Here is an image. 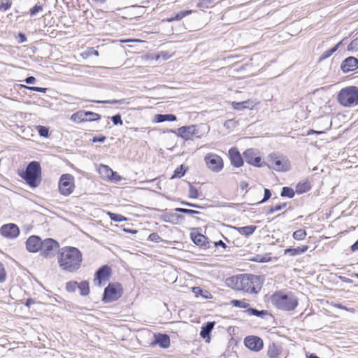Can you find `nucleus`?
<instances>
[{
	"instance_id": "6e6552de",
	"label": "nucleus",
	"mask_w": 358,
	"mask_h": 358,
	"mask_svg": "<svg viewBox=\"0 0 358 358\" xmlns=\"http://www.w3.org/2000/svg\"><path fill=\"white\" fill-rule=\"evenodd\" d=\"M268 162V167L277 171H286L289 167L287 159L282 156H276L275 154L269 155Z\"/></svg>"
},
{
	"instance_id": "20e7f679",
	"label": "nucleus",
	"mask_w": 358,
	"mask_h": 358,
	"mask_svg": "<svg viewBox=\"0 0 358 358\" xmlns=\"http://www.w3.org/2000/svg\"><path fill=\"white\" fill-rule=\"evenodd\" d=\"M41 174V165L36 161L31 162L24 171H18V175L32 187H36L40 184Z\"/></svg>"
},
{
	"instance_id": "1a4fd4ad",
	"label": "nucleus",
	"mask_w": 358,
	"mask_h": 358,
	"mask_svg": "<svg viewBox=\"0 0 358 358\" xmlns=\"http://www.w3.org/2000/svg\"><path fill=\"white\" fill-rule=\"evenodd\" d=\"M59 248V243L52 238H46L43 241L41 254L45 258L52 257Z\"/></svg>"
},
{
	"instance_id": "680f3d73",
	"label": "nucleus",
	"mask_w": 358,
	"mask_h": 358,
	"mask_svg": "<svg viewBox=\"0 0 358 358\" xmlns=\"http://www.w3.org/2000/svg\"><path fill=\"white\" fill-rule=\"evenodd\" d=\"M184 213L188 214V215H197V214H200V212L197 211V210H194L185 208L184 210Z\"/></svg>"
},
{
	"instance_id": "a18cd8bd",
	"label": "nucleus",
	"mask_w": 358,
	"mask_h": 358,
	"mask_svg": "<svg viewBox=\"0 0 358 358\" xmlns=\"http://www.w3.org/2000/svg\"><path fill=\"white\" fill-rule=\"evenodd\" d=\"M43 10V6L41 4L37 3L32 8L30 9V15L34 16L40 11Z\"/></svg>"
},
{
	"instance_id": "39448f33",
	"label": "nucleus",
	"mask_w": 358,
	"mask_h": 358,
	"mask_svg": "<svg viewBox=\"0 0 358 358\" xmlns=\"http://www.w3.org/2000/svg\"><path fill=\"white\" fill-rule=\"evenodd\" d=\"M337 101L343 107L350 108L358 106V88L348 86L342 88L337 94Z\"/></svg>"
},
{
	"instance_id": "58836bf2",
	"label": "nucleus",
	"mask_w": 358,
	"mask_h": 358,
	"mask_svg": "<svg viewBox=\"0 0 358 358\" xmlns=\"http://www.w3.org/2000/svg\"><path fill=\"white\" fill-rule=\"evenodd\" d=\"M108 215L111 220L114 222H122L127 220V218L124 217L122 215L117 214L114 213H108Z\"/></svg>"
},
{
	"instance_id": "49530a36",
	"label": "nucleus",
	"mask_w": 358,
	"mask_h": 358,
	"mask_svg": "<svg viewBox=\"0 0 358 358\" xmlns=\"http://www.w3.org/2000/svg\"><path fill=\"white\" fill-rule=\"evenodd\" d=\"M148 240L153 241L155 243H159L162 241V238L159 236L157 233L153 232L150 234L148 236Z\"/></svg>"
},
{
	"instance_id": "f8f14e48",
	"label": "nucleus",
	"mask_w": 358,
	"mask_h": 358,
	"mask_svg": "<svg viewBox=\"0 0 358 358\" xmlns=\"http://www.w3.org/2000/svg\"><path fill=\"white\" fill-rule=\"evenodd\" d=\"M245 345L255 352L260 351L264 346L263 341L257 336H248L244 339Z\"/></svg>"
},
{
	"instance_id": "e433bc0d",
	"label": "nucleus",
	"mask_w": 358,
	"mask_h": 358,
	"mask_svg": "<svg viewBox=\"0 0 358 358\" xmlns=\"http://www.w3.org/2000/svg\"><path fill=\"white\" fill-rule=\"evenodd\" d=\"M306 235H307L306 231L304 229H301L295 231L293 233L292 236H293V238L296 241H301L306 238Z\"/></svg>"
},
{
	"instance_id": "4c0bfd02",
	"label": "nucleus",
	"mask_w": 358,
	"mask_h": 358,
	"mask_svg": "<svg viewBox=\"0 0 358 358\" xmlns=\"http://www.w3.org/2000/svg\"><path fill=\"white\" fill-rule=\"evenodd\" d=\"M84 111L83 110H80L76 113H73L71 116V120L74 121V122H84Z\"/></svg>"
},
{
	"instance_id": "9b49d317",
	"label": "nucleus",
	"mask_w": 358,
	"mask_h": 358,
	"mask_svg": "<svg viewBox=\"0 0 358 358\" xmlns=\"http://www.w3.org/2000/svg\"><path fill=\"white\" fill-rule=\"evenodd\" d=\"M110 274L111 268L110 266L108 265L102 266L96 271L94 274V284L99 287H102L108 280Z\"/></svg>"
},
{
	"instance_id": "c03bdc74",
	"label": "nucleus",
	"mask_w": 358,
	"mask_h": 358,
	"mask_svg": "<svg viewBox=\"0 0 358 358\" xmlns=\"http://www.w3.org/2000/svg\"><path fill=\"white\" fill-rule=\"evenodd\" d=\"M37 130L41 136H42V137H48V136L49 130L46 127L38 126Z\"/></svg>"
},
{
	"instance_id": "ddd939ff",
	"label": "nucleus",
	"mask_w": 358,
	"mask_h": 358,
	"mask_svg": "<svg viewBox=\"0 0 358 358\" xmlns=\"http://www.w3.org/2000/svg\"><path fill=\"white\" fill-rule=\"evenodd\" d=\"M176 133L185 140L191 139L193 136H198V129L196 125L181 127Z\"/></svg>"
},
{
	"instance_id": "c85d7f7f",
	"label": "nucleus",
	"mask_w": 358,
	"mask_h": 358,
	"mask_svg": "<svg viewBox=\"0 0 358 358\" xmlns=\"http://www.w3.org/2000/svg\"><path fill=\"white\" fill-rule=\"evenodd\" d=\"M341 43H342V41H340L339 43H338L335 46H334L331 49H329L327 51H324L320 57L319 60L322 61V60H324V59L329 58V57H331L338 49V48L340 47Z\"/></svg>"
},
{
	"instance_id": "4468645a",
	"label": "nucleus",
	"mask_w": 358,
	"mask_h": 358,
	"mask_svg": "<svg viewBox=\"0 0 358 358\" xmlns=\"http://www.w3.org/2000/svg\"><path fill=\"white\" fill-rule=\"evenodd\" d=\"M0 232L4 237L15 238L18 236L20 229L16 224L10 223L3 225L0 229Z\"/></svg>"
},
{
	"instance_id": "6ab92c4d",
	"label": "nucleus",
	"mask_w": 358,
	"mask_h": 358,
	"mask_svg": "<svg viewBox=\"0 0 358 358\" xmlns=\"http://www.w3.org/2000/svg\"><path fill=\"white\" fill-rule=\"evenodd\" d=\"M244 158L247 163L252 164L253 166L260 167L262 166L261 164V157H254V151L252 149H248L246 150L244 153Z\"/></svg>"
},
{
	"instance_id": "72a5a7b5",
	"label": "nucleus",
	"mask_w": 358,
	"mask_h": 358,
	"mask_svg": "<svg viewBox=\"0 0 358 358\" xmlns=\"http://www.w3.org/2000/svg\"><path fill=\"white\" fill-rule=\"evenodd\" d=\"M187 170V168L185 167V165H183V164L180 165L174 171L173 175L171 176V179L175 178H180L185 174Z\"/></svg>"
},
{
	"instance_id": "f03ea898",
	"label": "nucleus",
	"mask_w": 358,
	"mask_h": 358,
	"mask_svg": "<svg viewBox=\"0 0 358 358\" xmlns=\"http://www.w3.org/2000/svg\"><path fill=\"white\" fill-rule=\"evenodd\" d=\"M228 287L250 294H257L262 288V280L260 276L252 274H241L226 280Z\"/></svg>"
},
{
	"instance_id": "a19ab883",
	"label": "nucleus",
	"mask_w": 358,
	"mask_h": 358,
	"mask_svg": "<svg viewBox=\"0 0 358 358\" xmlns=\"http://www.w3.org/2000/svg\"><path fill=\"white\" fill-rule=\"evenodd\" d=\"M231 304L234 307L246 308L249 306V303L243 300L234 299L231 301Z\"/></svg>"
},
{
	"instance_id": "f704fd0d",
	"label": "nucleus",
	"mask_w": 358,
	"mask_h": 358,
	"mask_svg": "<svg viewBox=\"0 0 358 358\" xmlns=\"http://www.w3.org/2000/svg\"><path fill=\"white\" fill-rule=\"evenodd\" d=\"M280 196L282 197L293 198L294 192L292 188L289 187H283L281 189Z\"/></svg>"
},
{
	"instance_id": "3c124183",
	"label": "nucleus",
	"mask_w": 358,
	"mask_h": 358,
	"mask_svg": "<svg viewBox=\"0 0 358 358\" xmlns=\"http://www.w3.org/2000/svg\"><path fill=\"white\" fill-rule=\"evenodd\" d=\"M26 89L31 90V91L41 92V93H45L48 90L47 88L40 87H26Z\"/></svg>"
},
{
	"instance_id": "e2e57ef3",
	"label": "nucleus",
	"mask_w": 358,
	"mask_h": 358,
	"mask_svg": "<svg viewBox=\"0 0 358 358\" xmlns=\"http://www.w3.org/2000/svg\"><path fill=\"white\" fill-rule=\"evenodd\" d=\"M27 84H34L36 82V78L34 76H29L24 80Z\"/></svg>"
},
{
	"instance_id": "09e8293b",
	"label": "nucleus",
	"mask_w": 358,
	"mask_h": 358,
	"mask_svg": "<svg viewBox=\"0 0 358 358\" xmlns=\"http://www.w3.org/2000/svg\"><path fill=\"white\" fill-rule=\"evenodd\" d=\"M6 273L4 266L2 263L0 262V283L3 282L6 280Z\"/></svg>"
},
{
	"instance_id": "864d4df0",
	"label": "nucleus",
	"mask_w": 358,
	"mask_h": 358,
	"mask_svg": "<svg viewBox=\"0 0 358 358\" xmlns=\"http://www.w3.org/2000/svg\"><path fill=\"white\" fill-rule=\"evenodd\" d=\"M111 120L115 125L122 124V120L120 115H115L111 117Z\"/></svg>"
},
{
	"instance_id": "423d86ee",
	"label": "nucleus",
	"mask_w": 358,
	"mask_h": 358,
	"mask_svg": "<svg viewBox=\"0 0 358 358\" xmlns=\"http://www.w3.org/2000/svg\"><path fill=\"white\" fill-rule=\"evenodd\" d=\"M122 292L121 284L109 283L104 289L102 301L105 303L115 301L122 296Z\"/></svg>"
},
{
	"instance_id": "37998d69",
	"label": "nucleus",
	"mask_w": 358,
	"mask_h": 358,
	"mask_svg": "<svg viewBox=\"0 0 358 358\" xmlns=\"http://www.w3.org/2000/svg\"><path fill=\"white\" fill-rule=\"evenodd\" d=\"M78 288V282L76 281H70L66 285V289L69 292H73Z\"/></svg>"
},
{
	"instance_id": "5701e85b",
	"label": "nucleus",
	"mask_w": 358,
	"mask_h": 358,
	"mask_svg": "<svg viewBox=\"0 0 358 358\" xmlns=\"http://www.w3.org/2000/svg\"><path fill=\"white\" fill-rule=\"evenodd\" d=\"M308 249V245H302L301 247H297V248H287L285 252H284V254L285 255H289L290 256H296V255H299L300 254H303L305 252H306Z\"/></svg>"
},
{
	"instance_id": "79ce46f5",
	"label": "nucleus",
	"mask_w": 358,
	"mask_h": 358,
	"mask_svg": "<svg viewBox=\"0 0 358 358\" xmlns=\"http://www.w3.org/2000/svg\"><path fill=\"white\" fill-rule=\"evenodd\" d=\"M189 196L192 199H197L199 197V191L190 182H189Z\"/></svg>"
},
{
	"instance_id": "774afa93",
	"label": "nucleus",
	"mask_w": 358,
	"mask_h": 358,
	"mask_svg": "<svg viewBox=\"0 0 358 358\" xmlns=\"http://www.w3.org/2000/svg\"><path fill=\"white\" fill-rule=\"evenodd\" d=\"M352 251L358 250V240L351 246Z\"/></svg>"
},
{
	"instance_id": "a878e982",
	"label": "nucleus",
	"mask_w": 358,
	"mask_h": 358,
	"mask_svg": "<svg viewBox=\"0 0 358 358\" xmlns=\"http://www.w3.org/2000/svg\"><path fill=\"white\" fill-rule=\"evenodd\" d=\"M281 353V349L275 343H271L268 345L267 350V355L270 358H278Z\"/></svg>"
},
{
	"instance_id": "13d9d810",
	"label": "nucleus",
	"mask_w": 358,
	"mask_h": 358,
	"mask_svg": "<svg viewBox=\"0 0 358 358\" xmlns=\"http://www.w3.org/2000/svg\"><path fill=\"white\" fill-rule=\"evenodd\" d=\"M96 102L100 103L115 104V103H120L121 101L113 99V100H106V101H96Z\"/></svg>"
},
{
	"instance_id": "7c9ffc66",
	"label": "nucleus",
	"mask_w": 358,
	"mask_h": 358,
	"mask_svg": "<svg viewBox=\"0 0 358 358\" xmlns=\"http://www.w3.org/2000/svg\"><path fill=\"white\" fill-rule=\"evenodd\" d=\"M192 13V10H181L177 14H176L173 17H171L169 18L167 20L169 22H172L174 20H180L185 16L191 14Z\"/></svg>"
},
{
	"instance_id": "c756f323",
	"label": "nucleus",
	"mask_w": 358,
	"mask_h": 358,
	"mask_svg": "<svg viewBox=\"0 0 358 358\" xmlns=\"http://www.w3.org/2000/svg\"><path fill=\"white\" fill-rule=\"evenodd\" d=\"M78 288L80 290V293L82 296H87L90 293V286L87 281H82L80 283H78Z\"/></svg>"
},
{
	"instance_id": "de8ad7c7",
	"label": "nucleus",
	"mask_w": 358,
	"mask_h": 358,
	"mask_svg": "<svg viewBox=\"0 0 358 358\" xmlns=\"http://www.w3.org/2000/svg\"><path fill=\"white\" fill-rule=\"evenodd\" d=\"M271 196V192L270 189L265 188L264 189V198L260 201L257 202L256 204H259L266 202L267 200H268Z\"/></svg>"
},
{
	"instance_id": "a211bd4d",
	"label": "nucleus",
	"mask_w": 358,
	"mask_h": 358,
	"mask_svg": "<svg viewBox=\"0 0 358 358\" xmlns=\"http://www.w3.org/2000/svg\"><path fill=\"white\" fill-rule=\"evenodd\" d=\"M229 155L231 160V163L236 167H240L243 164V158L236 148H231L229 150Z\"/></svg>"
},
{
	"instance_id": "603ef678",
	"label": "nucleus",
	"mask_w": 358,
	"mask_h": 358,
	"mask_svg": "<svg viewBox=\"0 0 358 358\" xmlns=\"http://www.w3.org/2000/svg\"><path fill=\"white\" fill-rule=\"evenodd\" d=\"M12 3L10 1L8 0L6 3H1L0 4V10L1 11H6L11 7Z\"/></svg>"
},
{
	"instance_id": "393cba45",
	"label": "nucleus",
	"mask_w": 358,
	"mask_h": 358,
	"mask_svg": "<svg viewBox=\"0 0 358 358\" xmlns=\"http://www.w3.org/2000/svg\"><path fill=\"white\" fill-rule=\"evenodd\" d=\"M235 229L241 235L249 236L255 232V231L257 229V227L255 225H248L241 227H235Z\"/></svg>"
},
{
	"instance_id": "ea45409f",
	"label": "nucleus",
	"mask_w": 358,
	"mask_h": 358,
	"mask_svg": "<svg viewBox=\"0 0 358 358\" xmlns=\"http://www.w3.org/2000/svg\"><path fill=\"white\" fill-rule=\"evenodd\" d=\"M310 186L308 183H299L296 187V192L298 194H302L309 190Z\"/></svg>"
},
{
	"instance_id": "9d476101",
	"label": "nucleus",
	"mask_w": 358,
	"mask_h": 358,
	"mask_svg": "<svg viewBox=\"0 0 358 358\" xmlns=\"http://www.w3.org/2000/svg\"><path fill=\"white\" fill-rule=\"evenodd\" d=\"M204 160L208 167L214 172H219L223 168L222 159L216 154L208 153Z\"/></svg>"
},
{
	"instance_id": "0eeeda50",
	"label": "nucleus",
	"mask_w": 358,
	"mask_h": 358,
	"mask_svg": "<svg viewBox=\"0 0 358 358\" xmlns=\"http://www.w3.org/2000/svg\"><path fill=\"white\" fill-rule=\"evenodd\" d=\"M74 178L71 174H63L59 181V191L64 196L70 195L74 189Z\"/></svg>"
},
{
	"instance_id": "f3484780",
	"label": "nucleus",
	"mask_w": 358,
	"mask_h": 358,
	"mask_svg": "<svg viewBox=\"0 0 358 358\" xmlns=\"http://www.w3.org/2000/svg\"><path fill=\"white\" fill-rule=\"evenodd\" d=\"M191 239L197 246L201 248L207 249L209 246V242L208 238L199 233H191Z\"/></svg>"
},
{
	"instance_id": "338daca9",
	"label": "nucleus",
	"mask_w": 358,
	"mask_h": 358,
	"mask_svg": "<svg viewBox=\"0 0 358 358\" xmlns=\"http://www.w3.org/2000/svg\"><path fill=\"white\" fill-rule=\"evenodd\" d=\"M34 303H35L34 299H33L31 298H29L27 299V301L25 302V306L27 307H30V306Z\"/></svg>"
},
{
	"instance_id": "6e6d98bb",
	"label": "nucleus",
	"mask_w": 358,
	"mask_h": 358,
	"mask_svg": "<svg viewBox=\"0 0 358 358\" xmlns=\"http://www.w3.org/2000/svg\"><path fill=\"white\" fill-rule=\"evenodd\" d=\"M106 137L105 136H94L93 138L92 139V141L93 143H96V142H99V143H103L106 140Z\"/></svg>"
},
{
	"instance_id": "0e129e2a",
	"label": "nucleus",
	"mask_w": 358,
	"mask_h": 358,
	"mask_svg": "<svg viewBox=\"0 0 358 358\" xmlns=\"http://www.w3.org/2000/svg\"><path fill=\"white\" fill-rule=\"evenodd\" d=\"M286 206H287V203H283L276 205L275 206V209L276 210V211H278V210H281L284 209L285 208H286Z\"/></svg>"
},
{
	"instance_id": "4d7b16f0",
	"label": "nucleus",
	"mask_w": 358,
	"mask_h": 358,
	"mask_svg": "<svg viewBox=\"0 0 358 358\" xmlns=\"http://www.w3.org/2000/svg\"><path fill=\"white\" fill-rule=\"evenodd\" d=\"M320 121L324 125H326L325 129H329L331 127V122L328 118H322Z\"/></svg>"
},
{
	"instance_id": "8fccbe9b",
	"label": "nucleus",
	"mask_w": 358,
	"mask_h": 358,
	"mask_svg": "<svg viewBox=\"0 0 358 358\" xmlns=\"http://www.w3.org/2000/svg\"><path fill=\"white\" fill-rule=\"evenodd\" d=\"M355 49H358V37L352 41L348 45V50L351 51Z\"/></svg>"
},
{
	"instance_id": "dca6fc26",
	"label": "nucleus",
	"mask_w": 358,
	"mask_h": 358,
	"mask_svg": "<svg viewBox=\"0 0 358 358\" xmlns=\"http://www.w3.org/2000/svg\"><path fill=\"white\" fill-rule=\"evenodd\" d=\"M358 69V59L354 57H348L343 61L341 69L344 73H348Z\"/></svg>"
},
{
	"instance_id": "2f4dec72",
	"label": "nucleus",
	"mask_w": 358,
	"mask_h": 358,
	"mask_svg": "<svg viewBox=\"0 0 358 358\" xmlns=\"http://www.w3.org/2000/svg\"><path fill=\"white\" fill-rule=\"evenodd\" d=\"M192 292L197 296L199 295L202 296L204 299H211L210 293L207 290H203L199 287H194L192 288Z\"/></svg>"
},
{
	"instance_id": "c9c22d12",
	"label": "nucleus",
	"mask_w": 358,
	"mask_h": 358,
	"mask_svg": "<svg viewBox=\"0 0 358 358\" xmlns=\"http://www.w3.org/2000/svg\"><path fill=\"white\" fill-rule=\"evenodd\" d=\"M247 313L250 315H255L257 317H263L264 316L268 314V311L263 310H258L255 308H249L247 310Z\"/></svg>"
},
{
	"instance_id": "2eb2a0df",
	"label": "nucleus",
	"mask_w": 358,
	"mask_h": 358,
	"mask_svg": "<svg viewBox=\"0 0 358 358\" xmlns=\"http://www.w3.org/2000/svg\"><path fill=\"white\" fill-rule=\"evenodd\" d=\"M43 241L38 236H31L26 241V248L30 252H36L41 250Z\"/></svg>"
},
{
	"instance_id": "4be33fe9",
	"label": "nucleus",
	"mask_w": 358,
	"mask_h": 358,
	"mask_svg": "<svg viewBox=\"0 0 358 358\" xmlns=\"http://www.w3.org/2000/svg\"><path fill=\"white\" fill-rule=\"evenodd\" d=\"M232 106L235 110H241L243 109H252L254 107V103L250 100H247L242 102L233 101Z\"/></svg>"
},
{
	"instance_id": "bf43d9fd",
	"label": "nucleus",
	"mask_w": 358,
	"mask_h": 358,
	"mask_svg": "<svg viewBox=\"0 0 358 358\" xmlns=\"http://www.w3.org/2000/svg\"><path fill=\"white\" fill-rule=\"evenodd\" d=\"M121 179V177L116 173L113 171V174L111 175V177H110V180L117 182L120 181Z\"/></svg>"
},
{
	"instance_id": "412c9836",
	"label": "nucleus",
	"mask_w": 358,
	"mask_h": 358,
	"mask_svg": "<svg viewBox=\"0 0 358 358\" xmlns=\"http://www.w3.org/2000/svg\"><path fill=\"white\" fill-rule=\"evenodd\" d=\"M215 322H208L202 327L200 331V336L203 338L210 339V334L214 328Z\"/></svg>"
},
{
	"instance_id": "bb28decb",
	"label": "nucleus",
	"mask_w": 358,
	"mask_h": 358,
	"mask_svg": "<svg viewBox=\"0 0 358 358\" xmlns=\"http://www.w3.org/2000/svg\"><path fill=\"white\" fill-rule=\"evenodd\" d=\"M183 218V217L180 215L176 213H166L161 216V220L165 222H171L173 223L176 220L178 219Z\"/></svg>"
},
{
	"instance_id": "f257e3e1",
	"label": "nucleus",
	"mask_w": 358,
	"mask_h": 358,
	"mask_svg": "<svg viewBox=\"0 0 358 358\" xmlns=\"http://www.w3.org/2000/svg\"><path fill=\"white\" fill-rule=\"evenodd\" d=\"M57 262L62 271L76 273L81 267L83 255L77 248L64 247L58 251Z\"/></svg>"
},
{
	"instance_id": "b1692460",
	"label": "nucleus",
	"mask_w": 358,
	"mask_h": 358,
	"mask_svg": "<svg viewBox=\"0 0 358 358\" xmlns=\"http://www.w3.org/2000/svg\"><path fill=\"white\" fill-rule=\"evenodd\" d=\"M177 117L173 114H157L155 116V121L157 123L163 122L165 121L173 122L176 121Z\"/></svg>"
},
{
	"instance_id": "7ed1b4c3",
	"label": "nucleus",
	"mask_w": 358,
	"mask_h": 358,
	"mask_svg": "<svg viewBox=\"0 0 358 358\" xmlns=\"http://www.w3.org/2000/svg\"><path fill=\"white\" fill-rule=\"evenodd\" d=\"M269 301L278 309L286 311L294 310L298 305V299L292 292L282 290L273 294Z\"/></svg>"
},
{
	"instance_id": "69168bd1",
	"label": "nucleus",
	"mask_w": 358,
	"mask_h": 358,
	"mask_svg": "<svg viewBox=\"0 0 358 358\" xmlns=\"http://www.w3.org/2000/svg\"><path fill=\"white\" fill-rule=\"evenodd\" d=\"M214 245H215V247L221 246L223 248H227V245L222 240H220L219 241L215 242Z\"/></svg>"
},
{
	"instance_id": "cd10ccee",
	"label": "nucleus",
	"mask_w": 358,
	"mask_h": 358,
	"mask_svg": "<svg viewBox=\"0 0 358 358\" xmlns=\"http://www.w3.org/2000/svg\"><path fill=\"white\" fill-rule=\"evenodd\" d=\"M99 172L103 178L110 179L111 175L113 174V171L107 165L101 164L99 168Z\"/></svg>"
},
{
	"instance_id": "aec40b11",
	"label": "nucleus",
	"mask_w": 358,
	"mask_h": 358,
	"mask_svg": "<svg viewBox=\"0 0 358 358\" xmlns=\"http://www.w3.org/2000/svg\"><path fill=\"white\" fill-rule=\"evenodd\" d=\"M154 343L158 344L162 348H167L170 345V338L166 334H155Z\"/></svg>"
},
{
	"instance_id": "473e14b6",
	"label": "nucleus",
	"mask_w": 358,
	"mask_h": 358,
	"mask_svg": "<svg viewBox=\"0 0 358 358\" xmlns=\"http://www.w3.org/2000/svg\"><path fill=\"white\" fill-rule=\"evenodd\" d=\"M84 122L86 121H97L101 118V115L98 113L90 112V111H84Z\"/></svg>"
},
{
	"instance_id": "5fc2aeb1",
	"label": "nucleus",
	"mask_w": 358,
	"mask_h": 358,
	"mask_svg": "<svg viewBox=\"0 0 358 358\" xmlns=\"http://www.w3.org/2000/svg\"><path fill=\"white\" fill-rule=\"evenodd\" d=\"M17 38L19 43H22L27 41L25 34L22 32L18 33Z\"/></svg>"
},
{
	"instance_id": "052dcab7",
	"label": "nucleus",
	"mask_w": 358,
	"mask_h": 358,
	"mask_svg": "<svg viewBox=\"0 0 358 358\" xmlns=\"http://www.w3.org/2000/svg\"><path fill=\"white\" fill-rule=\"evenodd\" d=\"M181 204H182L184 206H189V207H193V208H202L199 205L192 203H189V202H187V201H182Z\"/></svg>"
}]
</instances>
